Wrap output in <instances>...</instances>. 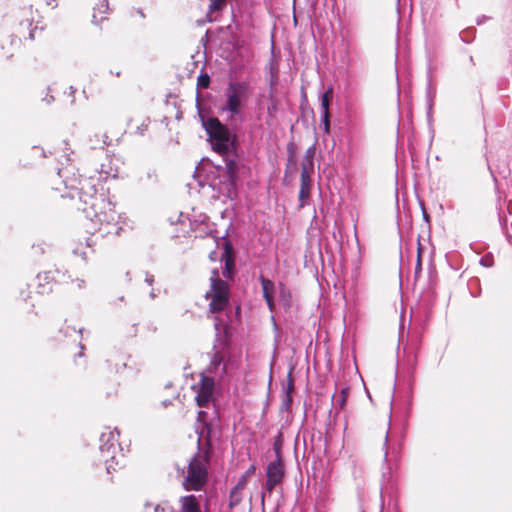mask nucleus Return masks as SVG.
Masks as SVG:
<instances>
[{
	"mask_svg": "<svg viewBox=\"0 0 512 512\" xmlns=\"http://www.w3.org/2000/svg\"><path fill=\"white\" fill-rule=\"evenodd\" d=\"M420 269H421V263H420V258L418 257V260H417V266H416V272H417L418 270H420Z\"/></svg>",
	"mask_w": 512,
	"mask_h": 512,
	"instance_id": "ea45409f",
	"label": "nucleus"
},
{
	"mask_svg": "<svg viewBox=\"0 0 512 512\" xmlns=\"http://www.w3.org/2000/svg\"><path fill=\"white\" fill-rule=\"evenodd\" d=\"M481 23H482V21H480V19H478V20H477V24L479 25V24H481Z\"/></svg>",
	"mask_w": 512,
	"mask_h": 512,
	"instance_id": "5fc2aeb1",
	"label": "nucleus"
},
{
	"mask_svg": "<svg viewBox=\"0 0 512 512\" xmlns=\"http://www.w3.org/2000/svg\"><path fill=\"white\" fill-rule=\"evenodd\" d=\"M119 432L117 429L113 431L109 430L108 432H102L100 435V446L99 451L106 465L107 473H111L112 470H116L115 465L119 464V459L117 456L118 447L116 443L118 442Z\"/></svg>",
	"mask_w": 512,
	"mask_h": 512,
	"instance_id": "39448f33",
	"label": "nucleus"
},
{
	"mask_svg": "<svg viewBox=\"0 0 512 512\" xmlns=\"http://www.w3.org/2000/svg\"><path fill=\"white\" fill-rule=\"evenodd\" d=\"M145 129H146V127H145V128L138 127V130L140 131V133H141V134L143 133V131H144Z\"/></svg>",
	"mask_w": 512,
	"mask_h": 512,
	"instance_id": "de8ad7c7",
	"label": "nucleus"
},
{
	"mask_svg": "<svg viewBox=\"0 0 512 512\" xmlns=\"http://www.w3.org/2000/svg\"><path fill=\"white\" fill-rule=\"evenodd\" d=\"M181 512H201L199 503L194 495L181 498Z\"/></svg>",
	"mask_w": 512,
	"mask_h": 512,
	"instance_id": "ddd939ff",
	"label": "nucleus"
},
{
	"mask_svg": "<svg viewBox=\"0 0 512 512\" xmlns=\"http://www.w3.org/2000/svg\"><path fill=\"white\" fill-rule=\"evenodd\" d=\"M388 433H386V436H385V443H384V446L386 447L388 445Z\"/></svg>",
	"mask_w": 512,
	"mask_h": 512,
	"instance_id": "c03bdc74",
	"label": "nucleus"
},
{
	"mask_svg": "<svg viewBox=\"0 0 512 512\" xmlns=\"http://www.w3.org/2000/svg\"><path fill=\"white\" fill-rule=\"evenodd\" d=\"M143 183H154L157 181L156 171L154 169H148L145 176L140 178Z\"/></svg>",
	"mask_w": 512,
	"mask_h": 512,
	"instance_id": "393cba45",
	"label": "nucleus"
},
{
	"mask_svg": "<svg viewBox=\"0 0 512 512\" xmlns=\"http://www.w3.org/2000/svg\"><path fill=\"white\" fill-rule=\"evenodd\" d=\"M70 93H71V95H73L75 93V89L72 86L70 87Z\"/></svg>",
	"mask_w": 512,
	"mask_h": 512,
	"instance_id": "49530a36",
	"label": "nucleus"
},
{
	"mask_svg": "<svg viewBox=\"0 0 512 512\" xmlns=\"http://www.w3.org/2000/svg\"><path fill=\"white\" fill-rule=\"evenodd\" d=\"M145 282L148 284V285H152L153 282H154V276L152 274H149L147 273L146 274V277H145Z\"/></svg>",
	"mask_w": 512,
	"mask_h": 512,
	"instance_id": "72a5a7b5",
	"label": "nucleus"
},
{
	"mask_svg": "<svg viewBox=\"0 0 512 512\" xmlns=\"http://www.w3.org/2000/svg\"><path fill=\"white\" fill-rule=\"evenodd\" d=\"M225 371H226V366H225V365H223V366H222V373H225Z\"/></svg>",
	"mask_w": 512,
	"mask_h": 512,
	"instance_id": "3c124183",
	"label": "nucleus"
},
{
	"mask_svg": "<svg viewBox=\"0 0 512 512\" xmlns=\"http://www.w3.org/2000/svg\"><path fill=\"white\" fill-rule=\"evenodd\" d=\"M82 331H83L82 329H79L77 331L75 327H71V326H68L65 324L59 329V334L55 338H56V340L61 341L66 337L72 336L73 333L82 334Z\"/></svg>",
	"mask_w": 512,
	"mask_h": 512,
	"instance_id": "f3484780",
	"label": "nucleus"
},
{
	"mask_svg": "<svg viewBox=\"0 0 512 512\" xmlns=\"http://www.w3.org/2000/svg\"><path fill=\"white\" fill-rule=\"evenodd\" d=\"M250 94V85L247 81H230L225 90L226 101L223 111L236 116L241 112L244 103Z\"/></svg>",
	"mask_w": 512,
	"mask_h": 512,
	"instance_id": "20e7f679",
	"label": "nucleus"
},
{
	"mask_svg": "<svg viewBox=\"0 0 512 512\" xmlns=\"http://www.w3.org/2000/svg\"><path fill=\"white\" fill-rule=\"evenodd\" d=\"M242 491L243 489H236V485L231 489L229 495V507L233 508L240 504L242 501Z\"/></svg>",
	"mask_w": 512,
	"mask_h": 512,
	"instance_id": "a211bd4d",
	"label": "nucleus"
},
{
	"mask_svg": "<svg viewBox=\"0 0 512 512\" xmlns=\"http://www.w3.org/2000/svg\"><path fill=\"white\" fill-rule=\"evenodd\" d=\"M102 173H105L106 174V177H116L117 176V173H112L111 172V169L110 170H104V165H102V170H101Z\"/></svg>",
	"mask_w": 512,
	"mask_h": 512,
	"instance_id": "473e14b6",
	"label": "nucleus"
},
{
	"mask_svg": "<svg viewBox=\"0 0 512 512\" xmlns=\"http://www.w3.org/2000/svg\"><path fill=\"white\" fill-rule=\"evenodd\" d=\"M179 471L181 472L182 475H184V473H185L184 468Z\"/></svg>",
	"mask_w": 512,
	"mask_h": 512,
	"instance_id": "603ef678",
	"label": "nucleus"
},
{
	"mask_svg": "<svg viewBox=\"0 0 512 512\" xmlns=\"http://www.w3.org/2000/svg\"><path fill=\"white\" fill-rule=\"evenodd\" d=\"M222 362H223V357L220 355L219 352H216L213 355L212 359H211V363H210V366H209V371L213 372V373H216L217 369L222 364Z\"/></svg>",
	"mask_w": 512,
	"mask_h": 512,
	"instance_id": "412c9836",
	"label": "nucleus"
},
{
	"mask_svg": "<svg viewBox=\"0 0 512 512\" xmlns=\"http://www.w3.org/2000/svg\"><path fill=\"white\" fill-rule=\"evenodd\" d=\"M287 293L286 287L283 284H280V294L281 296H285Z\"/></svg>",
	"mask_w": 512,
	"mask_h": 512,
	"instance_id": "e433bc0d",
	"label": "nucleus"
},
{
	"mask_svg": "<svg viewBox=\"0 0 512 512\" xmlns=\"http://www.w3.org/2000/svg\"><path fill=\"white\" fill-rule=\"evenodd\" d=\"M48 6L55 8L58 5V0H44Z\"/></svg>",
	"mask_w": 512,
	"mask_h": 512,
	"instance_id": "f704fd0d",
	"label": "nucleus"
},
{
	"mask_svg": "<svg viewBox=\"0 0 512 512\" xmlns=\"http://www.w3.org/2000/svg\"><path fill=\"white\" fill-rule=\"evenodd\" d=\"M44 280L48 281L50 279L49 273H44Z\"/></svg>",
	"mask_w": 512,
	"mask_h": 512,
	"instance_id": "79ce46f5",
	"label": "nucleus"
},
{
	"mask_svg": "<svg viewBox=\"0 0 512 512\" xmlns=\"http://www.w3.org/2000/svg\"><path fill=\"white\" fill-rule=\"evenodd\" d=\"M480 264L483 267L490 268L494 265V257L492 254H485L480 258Z\"/></svg>",
	"mask_w": 512,
	"mask_h": 512,
	"instance_id": "bb28decb",
	"label": "nucleus"
},
{
	"mask_svg": "<svg viewBox=\"0 0 512 512\" xmlns=\"http://www.w3.org/2000/svg\"><path fill=\"white\" fill-rule=\"evenodd\" d=\"M259 280L263 291V297L267 303V306L270 311H273L275 284L270 279L265 278L264 276H260Z\"/></svg>",
	"mask_w": 512,
	"mask_h": 512,
	"instance_id": "1a4fd4ad",
	"label": "nucleus"
},
{
	"mask_svg": "<svg viewBox=\"0 0 512 512\" xmlns=\"http://www.w3.org/2000/svg\"><path fill=\"white\" fill-rule=\"evenodd\" d=\"M279 484H280V482L276 481L275 479L274 480L270 479V478L266 479V482L263 485V491H262V495H261L262 502H264L266 493L271 494L273 492V490L275 489V487Z\"/></svg>",
	"mask_w": 512,
	"mask_h": 512,
	"instance_id": "aec40b11",
	"label": "nucleus"
},
{
	"mask_svg": "<svg viewBox=\"0 0 512 512\" xmlns=\"http://www.w3.org/2000/svg\"><path fill=\"white\" fill-rule=\"evenodd\" d=\"M229 265H230V260H229V259H227V260H226V270H227V271H228Z\"/></svg>",
	"mask_w": 512,
	"mask_h": 512,
	"instance_id": "a18cd8bd",
	"label": "nucleus"
},
{
	"mask_svg": "<svg viewBox=\"0 0 512 512\" xmlns=\"http://www.w3.org/2000/svg\"><path fill=\"white\" fill-rule=\"evenodd\" d=\"M209 82H210V78L207 74L205 75H200L198 77V84L203 87V88H207L208 85H209Z\"/></svg>",
	"mask_w": 512,
	"mask_h": 512,
	"instance_id": "c756f323",
	"label": "nucleus"
},
{
	"mask_svg": "<svg viewBox=\"0 0 512 512\" xmlns=\"http://www.w3.org/2000/svg\"><path fill=\"white\" fill-rule=\"evenodd\" d=\"M270 74H271V77H270V80H269V86H270V94L272 96L274 88H275V85L277 83L278 75H277V71L274 70L273 67H271V69H270Z\"/></svg>",
	"mask_w": 512,
	"mask_h": 512,
	"instance_id": "cd10ccee",
	"label": "nucleus"
},
{
	"mask_svg": "<svg viewBox=\"0 0 512 512\" xmlns=\"http://www.w3.org/2000/svg\"><path fill=\"white\" fill-rule=\"evenodd\" d=\"M94 13L92 16V22L96 25H99L105 18L104 14H106L109 10L108 0H101L95 7Z\"/></svg>",
	"mask_w": 512,
	"mask_h": 512,
	"instance_id": "f8f14e48",
	"label": "nucleus"
},
{
	"mask_svg": "<svg viewBox=\"0 0 512 512\" xmlns=\"http://www.w3.org/2000/svg\"><path fill=\"white\" fill-rule=\"evenodd\" d=\"M332 95V90L328 89L321 96V109H322V123L325 133L330 132V114H329V103Z\"/></svg>",
	"mask_w": 512,
	"mask_h": 512,
	"instance_id": "9b49d317",
	"label": "nucleus"
},
{
	"mask_svg": "<svg viewBox=\"0 0 512 512\" xmlns=\"http://www.w3.org/2000/svg\"><path fill=\"white\" fill-rule=\"evenodd\" d=\"M203 127L208 135L213 151L223 158L226 174H228L230 182L234 183L239 177L241 167L237 136L231 133L227 125L215 117L203 121Z\"/></svg>",
	"mask_w": 512,
	"mask_h": 512,
	"instance_id": "f03ea898",
	"label": "nucleus"
},
{
	"mask_svg": "<svg viewBox=\"0 0 512 512\" xmlns=\"http://www.w3.org/2000/svg\"><path fill=\"white\" fill-rule=\"evenodd\" d=\"M224 4H225L224 0H210L209 11L210 12L219 11L223 8Z\"/></svg>",
	"mask_w": 512,
	"mask_h": 512,
	"instance_id": "c85d7f7f",
	"label": "nucleus"
},
{
	"mask_svg": "<svg viewBox=\"0 0 512 512\" xmlns=\"http://www.w3.org/2000/svg\"><path fill=\"white\" fill-rule=\"evenodd\" d=\"M212 443L209 431L204 426L200 432V443H197V452L190 459L187 472L183 480V487L187 491H200L208 481V467L211 459Z\"/></svg>",
	"mask_w": 512,
	"mask_h": 512,
	"instance_id": "7ed1b4c3",
	"label": "nucleus"
},
{
	"mask_svg": "<svg viewBox=\"0 0 512 512\" xmlns=\"http://www.w3.org/2000/svg\"><path fill=\"white\" fill-rule=\"evenodd\" d=\"M47 245L44 243L37 244L33 246V250L36 254H43L45 253Z\"/></svg>",
	"mask_w": 512,
	"mask_h": 512,
	"instance_id": "2f4dec72",
	"label": "nucleus"
},
{
	"mask_svg": "<svg viewBox=\"0 0 512 512\" xmlns=\"http://www.w3.org/2000/svg\"><path fill=\"white\" fill-rule=\"evenodd\" d=\"M266 476L281 483L285 476L283 460L275 459L271 461L267 465Z\"/></svg>",
	"mask_w": 512,
	"mask_h": 512,
	"instance_id": "9d476101",
	"label": "nucleus"
},
{
	"mask_svg": "<svg viewBox=\"0 0 512 512\" xmlns=\"http://www.w3.org/2000/svg\"><path fill=\"white\" fill-rule=\"evenodd\" d=\"M273 451L275 453V459L282 460V441H281V434H279L276 438V440L273 443Z\"/></svg>",
	"mask_w": 512,
	"mask_h": 512,
	"instance_id": "b1692460",
	"label": "nucleus"
},
{
	"mask_svg": "<svg viewBox=\"0 0 512 512\" xmlns=\"http://www.w3.org/2000/svg\"><path fill=\"white\" fill-rule=\"evenodd\" d=\"M79 346H80L81 350L84 349V346L81 343L79 344Z\"/></svg>",
	"mask_w": 512,
	"mask_h": 512,
	"instance_id": "864d4df0",
	"label": "nucleus"
},
{
	"mask_svg": "<svg viewBox=\"0 0 512 512\" xmlns=\"http://www.w3.org/2000/svg\"><path fill=\"white\" fill-rule=\"evenodd\" d=\"M427 93H428V96H430V93H431V83L428 84Z\"/></svg>",
	"mask_w": 512,
	"mask_h": 512,
	"instance_id": "a19ab883",
	"label": "nucleus"
},
{
	"mask_svg": "<svg viewBox=\"0 0 512 512\" xmlns=\"http://www.w3.org/2000/svg\"><path fill=\"white\" fill-rule=\"evenodd\" d=\"M66 161V166L58 168V176L62 179L64 186L75 190L79 197L81 210L85 217L90 221L88 229L103 230V234H119L120 228L117 226V213L112 203L107 199L105 193H98L95 184L91 178L82 179L75 172V167L70 163L68 154L62 156Z\"/></svg>",
	"mask_w": 512,
	"mask_h": 512,
	"instance_id": "f257e3e1",
	"label": "nucleus"
},
{
	"mask_svg": "<svg viewBox=\"0 0 512 512\" xmlns=\"http://www.w3.org/2000/svg\"><path fill=\"white\" fill-rule=\"evenodd\" d=\"M314 154H315V147L314 146H311L309 147L306 152H305V155H304V161L303 163H305L307 165V168L309 166H313V157H314Z\"/></svg>",
	"mask_w": 512,
	"mask_h": 512,
	"instance_id": "a878e982",
	"label": "nucleus"
},
{
	"mask_svg": "<svg viewBox=\"0 0 512 512\" xmlns=\"http://www.w3.org/2000/svg\"><path fill=\"white\" fill-rule=\"evenodd\" d=\"M89 144L92 149H103L108 145V136L106 134L96 133L90 137Z\"/></svg>",
	"mask_w": 512,
	"mask_h": 512,
	"instance_id": "2eb2a0df",
	"label": "nucleus"
},
{
	"mask_svg": "<svg viewBox=\"0 0 512 512\" xmlns=\"http://www.w3.org/2000/svg\"><path fill=\"white\" fill-rule=\"evenodd\" d=\"M154 512H173V510L169 505L164 504V505H156L154 507Z\"/></svg>",
	"mask_w": 512,
	"mask_h": 512,
	"instance_id": "7c9ffc66",
	"label": "nucleus"
},
{
	"mask_svg": "<svg viewBox=\"0 0 512 512\" xmlns=\"http://www.w3.org/2000/svg\"><path fill=\"white\" fill-rule=\"evenodd\" d=\"M227 178H229V176H228V175H227ZM237 180H238V178H237L235 181H237ZM235 185H236V182L231 183V182H230V179H228V183L226 184V186H227V190H230V187H234Z\"/></svg>",
	"mask_w": 512,
	"mask_h": 512,
	"instance_id": "4c0bfd02",
	"label": "nucleus"
},
{
	"mask_svg": "<svg viewBox=\"0 0 512 512\" xmlns=\"http://www.w3.org/2000/svg\"><path fill=\"white\" fill-rule=\"evenodd\" d=\"M196 391V403L199 407H207L213 397L215 388L214 378L201 374L197 384L192 387Z\"/></svg>",
	"mask_w": 512,
	"mask_h": 512,
	"instance_id": "0eeeda50",
	"label": "nucleus"
},
{
	"mask_svg": "<svg viewBox=\"0 0 512 512\" xmlns=\"http://www.w3.org/2000/svg\"><path fill=\"white\" fill-rule=\"evenodd\" d=\"M155 297H156V294H155L154 290H152L150 293V298L154 299Z\"/></svg>",
	"mask_w": 512,
	"mask_h": 512,
	"instance_id": "37998d69",
	"label": "nucleus"
},
{
	"mask_svg": "<svg viewBox=\"0 0 512 512\" xmlns=\"http://www.w3.org/2000/svg\"><path fill=\"white\" fill-rule=\"evenodd\" d=\"M115 75L119 77L120 76V72H115Z\"/></svg>",
	"mask_w": 512,
	"mask_h": 512,
	"instance_id": "6e6d98bb",
	"label": "nucleus"
},
{
	"mask_svg": "<svg viewBox=\"0 0 512 512\" xmlns=\"http://www.w3.org/2000/svg\"><path fill=\"white\" fill-rule=\"evenodd\" d=\"M255 466L254 465H251L248 470L245 472V474H243L237 484H236V489H243L245 488L247 482H248V478L255 473Z\"/></svg>",
	"mask_w": 512,
	"mask_h": 512,
	"instance_id": "6ab92c4d",
	"label": "nucleus"
},
{
	"mask_svg": "<svg viewBox=\"0 0 512 512\" xmlns=\"http://www.w3.org/2000/svg\"><path fill=\"white\" fill-rule=\"evenodd\" d=\"M29 37H30V39H33V38H34V34H33V32H30V33H29Z\"/></svg>",
	"mask_w": 512,
	"mask_h": 512,
	"instance_id": "8fccbe9b",
	"label": "nucleus"
},
{
	"mask_svg": "<svg viewBox=\"0 0 512 512\" xmlns=\"http://www.w3.org/2000/svg\"><path fill=\"white\" fill-rule=\"evenodd\" d=\"M76 283H77V287H78L79 289H82V288L84 287V285H85L84 280H81V279H77V280H76Z\"/></svg>",
	"mask_w": 512,
	"mask_h": 512,
	"instance_id": "c9c22d12",
	"label": "nucleus"
},
{
	"mask_svg": "<svg viewBox=\"0 0 512 512\" xmlns=\"http://www.w3.org/2000/svg\"><path fill=\"white\" fill-rule=\"evenodd\" d=\"M43 100L50 104L54 101V97L52 95L46 96Z\"/></svg>",
	"mask_w": 512,
	"mask_h": 512,
	"instance_id": "58836bf2",
	"label": "nucleus"
},
{
	"mask_svg": "<svg viewBox=\"0 0 512 512\" xmlns=\"http://www.w3.org/2000/svg\"><path fill=\"white\" fill-rule=\"evenodd\" d=\"M461 38H462V40H463V41L468 42V41L465 39V37H464V33H461Z\"/></svg>",
	"mask_w": 512,
	"mask_h": 512,
	"instance_id": "09e8293b",
	"label": "nucleus"
},
{
	"mask_svg": "<svg viewBox=\"0 0 512 512\" xmlns=\"http://www.w3.org/2000/svg\"><path fill=\"white\" fill-rule=\"evenodd\" d=\"M300 190H299V201L301 202L300 206L303 207L305 205V201L310 197V190L312 180L307 171V165L302 163L301 165V175H300Z\"/></svg>",
	"mask_w": 512,
	"mask_h": 512,
	"instance_id": "6e6552de",
	"label": "nucleus"
},
{
	"mask_svg": "<svg viewBox=\"0 0 512 512\" xmlns=\"http://www.w3.org/2000/svg\"><path fill=\"white\" fill-rule=\"evenodd\" d=\"M206 298L210 299L209 307L212 313L223 311L229 300V288L227 283L220 278H211V288L206 292Z\"/></svg>",
	"mask_w": 512,
	"mask_h": 512,
	"instance_id": "423d86ee",
	"label": "nucleus"
},
{
	"mask_svg": "<svg viewBox=\"0 0 512 512\" xmlns=\"http://www.w3.org/2000/svg\"><path fill=\"white\" fill-rule=\"evenodd\" d=\"M348 395V388H342L339 395L333 396V400L339 405V408H343Z\"/></svg>",
	"mask_w": 512,
	"mask_h": 512,
	"instance_id": "4be33fe9",
	"label": "nucleus"
},
{
	"mask_svg": "<svg viewBox=\"0 0 512 512\" xmlns=\"http://www.w3.org/2000/svg\"><path fill=\"white\" fill-rule=\"evenodd\" d=\"M289 376H291V373H289ZM293 389H294V384H293L291 377H289L287 389H286V395H285V398L283 401L286 406H289L292 402L291 392L293 391Z\"/></svg>",
	"mask_w": 512,
	"mask_h": 512,
	"instance_id": "5701e85b",
	"label": "nucleus"
},
{
	"mask_svg": "<svg viewBox=\"0 0 512 512\" xmlns=\"http://www.w3.org/2000/svg\"><path fill=\"white\" fill-rule=\"evenodd\" d=\"M214 327L216 331V340L221 342L227 336V325L225 320L216 316L214 318Z\"/></svg>",
	"mask_w": 512,
	"mask_h": 512,
	"instance_id": "dca6fc26",
	"label": "nucleus"
},
{
	"mask_svg": "<svg viewBox=\"0 0 512 512\" xmlns=\"http://www.w3.org/2000/svg\"><path fill=\"white\" fill-rule=\"evenodd\" d=\"M206 417H207V412L205 411H202L200 410L198 412V415H197V422L195 424V432L196 434L198 435V441L197 443H200V432H202V428H204V426L207 428V430L209 431V439L211 440V426L209 423H207L206 421Z\"/></svg>",
	"mask_w": 512,
	"mask_h": 512,
	"instance_id": "4468645a",
	"label": "nucleus"
}]
</instances>
